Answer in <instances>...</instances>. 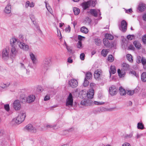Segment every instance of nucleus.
I'll return each mask as SVG.
<instances>
[{
  "label": "nucleus",
  "instance_id": "nucleus-1",
  "mask_svg": "<svg viewBox=\"0 0 146 146\" xmlns=\"http://www.w3.org/2000/svg\"><path fill=\"white\" fill-rule=\"evenodd\" d=\"M25 117V113L24 112L21 111L17 117L13 119L12 123L14 125L20 124L24 120Z\"/></svg>",
  "mask_w": 146,
  "mask_h": 146
},
{
  "label": "nucleus",
  "instance_id": "nucleus-2",
  "mask_svg": "<svg viewBox=\"0 0 146 146\" xmlns=\"http://www.w3.org/2000/svg\"><path fill=\"white\" fill-rule=\"evenodd\" d=\"M17 38L16 37H13L10 40V44L11 46V49L10 54L11 56L14 57L17 54L18 51L16 49L13 45L16 43H17Z\"/></svg>",
  "mask_w": 146,
  "mask_h": 146
},
{
  "label": "nucleus",
  "instance_id": "nucleus-3",
  "mask_svg": "<svg viewBox=\"0 0 146 146\" xmlns=\"http://www.w3.org/2000/svg\"><path fill=\"white\" fill-rule=\"evenodd\" d=\"M51 60L49 58H45L43 60L41 65V68L43 71L47 70L50 66Z\"/></svg>",
  "mask_w": 146,
  "mask_h": 146
},
{
  "label": "nucleus",
  "instance_id": "nucleus-4",
  "mask_svg": "<svg viewBox=\"0 0 146 146\" xmlns=\"http://www.w3.org/2000/svg\"><path fill=\"white\" fill-rule=\"evenodd\" d=\"M17 43L18 45L20 48L23 49V50L26 51L29 50V46L25 43L21 42L17 39Z\"/></svg>",
  "mask_w": 146,
  "mask_h": 146
},
{
  "label": "nucleus",
  "instance_id": "nucleus-5",
  "mask_svg": "<svg viewBox=\"0 0 146 146\" xmlns=\"http://www.w3.org/2000/svg\"><path fill=\"white\" fill-rule=\"evenodd\" d=\"M73 100L72 94L70 93L66 99V106L68 107H72L73 106Z\"/></svg>",
  "mask_w": 146,
  "mask_h": 146
},
{
  "label": "nucleus",
  "instance_id": "nucleus-6",
  "mask_svg": "<svg viewBox=\"0 0 146 146\" xmlns=\"http://www.w3.org/2000/svg\"><path fill=\"white\" fill-rule=\"evenodd\" d=\"M127 23L125 20H123L119 27V29L123 32H125L127 30Z\"/></svg>",
  "mask_w": 146,
  "mask_h": 146
},
{
  "label": "nucleus",
  "instance_id": "nucleus-7",
  "mask_svg": "<svg viewBox=\"0 0 146 146\" xmlns=\"http://www.w3.org/2000/svg\"><path fill=\"white\" fill-rule=\"evenodd\" d=\"M13 106L15 110H20L21 108V104L20 101L19 100H15L13 103Z\"/></svg>",
  "mask_w": 146,
  "mask_h": 146
},
{
  "label": "nucleus",
  "instance_id": "nucleus-8",
  "mask_svg": "<svg viewBox=\"0 0 146 146\" xmlns=\"http://www.w3.org/2000/svg\"><path fill=\"white\" fill-rule=\"evenodd\" d=\"M106 38H104L103 42L105 46L106 47L108 48L110 47V43L109 42V40H112L114 39V37H105Z\"/></svg>",
  "mask_w": 146,
  "mask_h": 146
},
{
  "label": "nucleus",
  "instance_id": "nucleus-9",
  "mask_svg": "<svg viewBox=\"0 0 146 146\" xmlns=\"http://www.w3.org/2000/svg\"><path fill=\"white\" fill-rule=\"evenodd\" d=\"M68 84L70 86L73 88H74L77 86L78 83L76 80L72 79L69 81Z\"/></svg>",
  "mask_w": 146,
  "mask_h": 146
},
{
  "label": "nucleus",
  "instance_id": "nucleus-10",
  "mask_svg": "<svg viewBox=\"0 0 146 146\" xmlns=\"http://www.w3.org/2000/svg\"><path fill=\"white\" fill-rule=\"evenodd\" d=\"M25 129L28 131L32 133H36L37 131L36 129L31 124H29L27 125L25 127Z\"/></svg>",
  "mask_w": 146,
  "mask_h": 146
},
{
  "label": "nucleus",
  "instance_id": "nucleus-11",
  "mask_svg": "<svg viewBox=\"0 0 146 146\" xmlns=\"http://www.w3.org/2000/svg\"><path fill=\"white\" fill-rule=\"evenodd\" d=\"M90 12L91 14L95 17H96L98 15L99 16L101 15L100 11L99 9H91Z\"/></svg>",
  "mask_w": 146,
  "mask_h": 146
},
{
  "label": "nucleus",
  "instance_id": "nucleus-12",
  "mask_svg": "<svg viewBox=\"0 0 146 146\" xmlns=\"http://www.w3.org/2000/svg\"><path fill=\"white\" fill-rule=\"evenodd\" d=\"M110 94L111 96L115 95L117 93V90L116 87L114 86H112L109 88Z\"/></svg>",
  "mask_w": 146,
  "mask_h": 146
},
{
  "label": "nucleus",
  "instance_id": "nucleus-13",
  "mask_svg": "<svg viewBox=\"0 0 146 146\" xmlns=\"http://www.w3.org/2000/svg\"><path fill=\"white\" fill-rule=\"evenodd\" d=\"M9 51L6 49H4L2 52V57L3 59L5 60L9 57Z\"/></svg>",
  "mask_w": 146,
  "mask_h": 146
},
{
  "label": "nucleus",
  "instance_id": "nucleus-14",
  "mask_svg": "<svg viewBox=\"0 0 146 146\" xmlns=\"http://www.w3.org/2000/svg\"><path fill=\"white\" fill-rule=\"evenodd\" d=\"M138 59L137 62L138 63L140 62L141 61L142 62V64L143 66V68L144 69H146V66L145 64H146V60L145 58L144 57H142V59L141 58V57L140 56H139L137 58Z\"/></svg>",
  "mask_w": 146,
  "mask_h": 146
},
{
  "label": "nucleus",
  "instance_id": "nucleus-15",
  "mask_svg": "<svg viewBox=\"0 0 146 146\" xmlns=\"http://www.w3.org/2000/svg\"><path fill=\"white\" fill-rule=\"evenodd\" d=\"M35 99V96L33 95H31L28 96L27 98V102L29 103L34 102Z\"/></svg>",
  "mask_w": 146,
  "mask_h": 146
},
{
  "label": "nucleus",
  "instance_id": "nucleus-16",
  "mask_svg": "<svg viewBox=\"0 0 146 146\" xmlns=\"http://www.w3.org/2000/svg\"><path fill=\"white\" fill-rule=\"evenodd\" d=\"M146 8L145 5L142 3H140L138 5L137 9L140 12H142L144 11Z\"/></svg>",
  "mask_w": 146,
  "mask_h": 146
},
{
  "label": "nucleus",
  "instance_id": "nucleus-17",
  "mask_svg": "<svg viewBox=\"0 0 146 146\" xmlns=\"http://www.w3.org/2000/svg\"><path fill=\"white\" fill-rule=\"evenodd\" d=\"M94 94V91L93 89H90L87 94V96L88 98L92 99L93 98Z\"/></svg>",
  "mask_w": 146,
  "mask_h": 146
},
{
  "label": "nucleus",
  "instance_id": "nucleus-18",
  "mask_svg": "<svg viewBox=\"0 0 146 146\" xmlns=\"http://www.w3.org/2000/svg\"><path fill=\"white\" fill-rule=\"evenodd\" d=\"M122 68L123 70L126 71L130 69V66L129 64L125 62H123L122 64Z\"/></svg>",
  "mask_w": 146,
  "mask_h": 146
},
{
  "label": "nucleus",
  "instance_id": "nucleus-19",
  "mask_svg": "<svg viewBox=\"0 0 146 146\" xmlns=\"http://www.w3.org/2000/svg\"><path fill=\"white\" fill-rule=\"evenodd\" d=\"M102 71L100 70H97L95 71L94 73V76L95 78L97 79L100 77V76L101 74Z\"/></svg>",
  "mask_w": 146,
  "mask_h": 146
},
{
  "label": "nucleus",
  "instance_id": "nucleus-20",
  "mask_svg": "<svg viewBox=\"0 0 146 146\" xmlns=\"http://www.w3.org/2000/svg\"><path fill=\"white\" fill-rule=\"evenodd\" d=\"M4 11L7 14H9L11 12V5L10 3L8 4L6 7Z\"/></svg>",
  "mask_w": 146,
  "mask_h": 146
},
{
  "label": "nucleus",
  "instance_id": "nucleus-21",
  "mask_svg": "<svg viewBox=\"0 0 146 146\" xmlns=\"http://www.w3.org/2000/svg\"><path fill=\"white\" fill-rule=\"evenodd\" d=\"M29 55L33 63L36 64L37 63L35 55L32 53H30Z\"/></svg>",
  "mask_w": 146,
  "mask_h": 146
},
{
  "label": "nucleus",
  "instance_id": "nucleus-22",
  "mask_svg": "<svg viewBox=\"0 0 146 146\" xmlns=\"http://www.w3.org/2000/svg\"><path fill=\"white\" fill-rule=\"evenodd\" d=\"M117 72L120 77H124L126 73L125 71L123 70L122 69L121 71L120 69H118L117 70Z\"/></svg>",
  "mask_w": 146,
  "mask_h": 146
},
{
  "label": "nucleus",
  "instance_id": "nucleus-23",
  "mask_svg": "<svg viewBox=\"0 0 146 146\" xmlns=\"http://www.w3.org/2000/svg\"><path fill=\"white\" fill-rule=\"evenodd\" d=\"M90 4H91V2L89 1L83 3L82 5V6L84 9H86L89 7L90 6Z\"/></svg>",
  "mask_w": 146,
  "mask_h": 146
},
{
  "label": "nucleus",
  "instance_id": "nucleus-24",
  "mask_svg": "<svg viewBox=\"0 0 146 146\" xmlns=\"http://www.w3.org/2000/svg\"><path fill=\"white\" fill-rule=\"evenodd\" d=\"M116 72L115 67L114 66H111L110 67V70L109 71L110 76H111V74H114Z\"/></svg>",
  "mask_w": 146,
  "mask_h": 146
},
{
  "label": "nucleus",
  "instance_id": "nucleus-25",
  "mask_svg": "<svg viewBox=\"0 0 146 146\" xmlns=\"http://www.w3.org/2000/svg\"><path fill=\"white\" fill-rule=\"evenodd\" d=\"M133 44L135 46L137 49H139L141 48V46L140 42L137 41H135Z\"/></svg>",
  "mask_w": 146,
  "mask_h": 146
},
{
  "label": "nucleus",
  "instance_id": "nucleus-26",
  "mask_svg": "<svg viewBox=\"0 0 146 146\" xmlns=\"http://www.w3.org/2000/svg\"><path fill=\"white\" fill-rule=\"evenodd\" d=\"M109 50L108 49H103L101 52L102 55L104 57H106L108 52H109Z\"/></svg>",
  "mask_w": 146,
  "mask_h": 146
},
{
  "label": "nucleus",
  "instance_id": "nucleus-27",
  "mask_svg": "<svg viewBox=\"0 0 146 146\" xmlns=\"http://www.w3.org/2000/svg\"><path fill=\"white\" fill-rule=\"evenodd\" d=\"M85 37H78L79 41L77 44V47L78 48H80L82 46V44L81 42L82 38H84Z\"/></svg>",
  "mask_w": 146,
  "mask_h": 146
},
{
  "label": "nucleus",
  "instance_id": "nucleus-28",
  "mask_svg": "<svg viewBox=\"0 0 146 146\" xmlns=\"http://www.w3.org/2000/svg\"><path fill=\"white\" fill-rule=\"evenodd\" d=\"M119 93L121 95H125L126 94L125 90L123 88L121 87H120L119 88Z\"/></svg>",
  "mask_w": 146,
  "mask_h": 146
},
{
  "label": "nucleus",
  "instance_id": "nucleus-29",
  "mask_svg": "<svg viewBox=\"0 0 146 146\" xmlns=\"http://www.w3.org/2000/svg\"><path fill=\"white\" fill-rule=\"evenodd\" d=\"M73 11L75 15H78L80 13V9L77 7H74L73 9Z\"/></svg>",
  "mask_w": 146,
  "mask_h": 146
},
{
  "label": "nucleus",
  "instance_id": "nucleus-30",
  "mask_svg": "<svg viewBox=\"0 0 146 146\" xmlns=\"http://www.w3.org/2000/svg\"><path fill=\"white\" fill-rule=\"evenodd\" d=\"M10 84V83H7L6 84L1 83L0 85V87L3 88H5L9 86Z\"/></svg>",
  "mask_w": 146,
  "mask_h": 146
},
{
  "label": "nucleus",
  "instance_id": "nucleus-31",
  "mask_svg": "<svg viewBox=\"0 0 146 146\" xmlns=\"http://www.w3.org/2000/svg\"><path fill=\"white\" fill-rule=\"evenodd\" d=\"M146 73L143 72L141 75V79L142 81L146 82Z\"/></svg>",
  "mask_w": 146,
  "mask_h": 146
},
{
  "label": "nucleus",
  "instance_id": "nucleus-32",
  "mask_svg": "<svg viewBox=\"0 0 146 146\" xmlns=\"http://www.w3.org/2000/svg\"><path fill=\"white\" fill-rule=\"evenodd\" d=\"M92 76L91 73L90 72H88L86 73L85 79L88 80L91 78Z\"/></svg>",
  "mask_w": 146,
  "mask_h": 146
},
{
  "label": "nucleus",
  "instance_id": "nucleus-33",
  "mask_svg": "<svg viewBox=\"0 0 146 146\" xmlns=\"http://www.w3.org/2000/svg\"><path fill=\"white\" fill-rule=\"evenodd\" d=\"M81 31L85 34L87 33L88 32V29L85 27H83L81 28L80 29Z\"/></svg>",
  "mask_w": 146,
  "mask_h": 146
},
{
  "label": "nucleus",
  "instance_id": "nucleus-34",
  "mask_svg": "<svg viewBox=\"0 0 146 146\" xmlns=\"http://www.w3.org/2000/svg\"><path fill=\"white\" fill-rule=\"evenodd\" d=\"M137 128L138 129H144V125L141 123L139 122L137 123Z\"/></svg>",
  "mask_w": 146,
  "mask_h": 146
},
{
  "label": "nucleus",
  "instance_id": "nucleus-35",
  "mask_svg": "<svg viewBox=\"0 0 146 146\" xmlns=\"http://www.w3.org/2000/svg\"><path fill=\"white\" fill-rule=\"evenodd\" d=\"M126 57L127 60L130 62H133V60L132 58V56L131 54H127L126 55Z\"/></svg>",
  "mask_w": 146,
  "mask_h": 146
},
{
  "label": "nucleus",
  "instance_id": "nucleus-36",
  "mask_svg": "<svg viewBox=\"0 0 146 146\" xmlns=\"http://www.w3.org/2000/svg\"><path fill=\"white\" fill-rule=\"evenodd\" d=\"M114 60V58L112 55H110L109 56L108 58V61L112 62Z\"/></svg>",
  "mask_w": 146,
  "mask_h": 146
},
{
  "label": "nucleus",
  "instance_id": "nucleus-37",
  "mask_svg": "<svg viewBox=\"0 0 146 146\" xmlns=\"http://www.w3.org/2000/svg\"><path fill=\"white\" fill-rule=\"evenodd\" d=\"M133 37H126V39H125V40L124 39H123L122 40V41L124 43H127V40H132L133 39Z\"/></svg>",
  "mask_w": 146,
  "mask_h": 146
},
{
  "label": "nucleus",
  "instance_id": "nucleus-38",
  "mask_svg": "<svg viewBox=\"0 0 146 146\" xmlns=\"http://www.w3.org/2000/svg\"><path fill=\"white\" fill-rule=\"evenodd\" d=\"M86 101L84 100H82L81 102H80V105H81L82 106H80V108H83V106H86Z\"/></svg>",
  "mask_w": 146,
  "mask_h": 146
},
{
  "label": "nucleus",
  "instance_id": "nucleus-39",
  "mask_svg": "<svg viewBox=\"0 0 146 146\" xmlns=\"http://www.w3.org/2000/svg\"><path fill=\"white\" fill-rule=\"evenodd\" d=\"M96 44L97 45H100L101 42V40L97 38L95 39Z\"/></svg>",
  "mask_w": 146,
  "mask_h": 146
},
{
  "label": "nucleus",
  "instance_id": "nucleus-40",
  "mask_svg": "<svg viewBox=\"0 0 146 146\" xmlns=\"http://www.w3.org/2000/svg\"><path fill=\"white\" fill-rule=\"evenodd\" d=\"M105 103L104 102H99L96 101H94V104L97 105H102L104 104Z\"/></svg>",
  "mask_w": 146,
  "mask_h": 146
},
{
  "label": "nucleus",
  "instance_id": "nucleus-41",
  "mask_svg": "<svg viewBox=\"0 0 146 146\" xmlns=\"http://www.w3.org/2000/svg\"><path fill=\"white\" fill-rule=\"evenodd\" d=\"M88 80L85 79L84 83V86L86 87L88 85L89 82Z\"/></svg>",
  "mask_w": 146,
  "mask_h": 146
},
{
  "label": "nucleus",
  "instance_id": "nucleus-42",
  "mask_svg": "<svg viewBox=\"0 0 146 146\" xmlns=\"http://www.w3.org/2000/svg\"><path fill=\"white\" fill-rule=\"evenodd\" d=\"M4 108L7 111H9L10 110L9 106V104H6L4 105Z\"/></svg>",
  "mask_w": 146,
  "mask_h": 146
},
{
  "label": "nucleus",
  "instance_id": "nucleus-43",
  "mask_svg": "<svg viewBox=\"0 0 146 146\" xmlns=\"http://www.w3.org/2000/svg\"><path fill=\"white\" fill-rule=\"evenodd\" d=\"M85 54L84 53H82L80 54V58L82 60H83L84 59Z\"/></svg>",
  "mask_w": 146,
  "mask_h": 146
},
{
  "label": "nucleus",
  "instance_id": "nucleus-44",
  "mask_svg": "<svg viewBox=\"0 0 146 146\" xmlns=\"http://www.w3.org/2000/svg\"><path fill=\"white\" fill-rule=\"evenodd\" d=\"M30 18L32 21L33 22V24L35 25V21L34 16L33 15H31L30 16Z\"/></svg>",
  "mask_w": 146,
  "mask_h": 146
},
{
  "label": "nucleus",
  "instance_id": "nucleus-45",
  "mask_svg": "<svg viewBox=\"0 0 146 146\" xmlns=\"http://www.w3.org/2000/svg\"><path fill=\"white\" fill-rule=\"evenodd\" d=\"M129 74H133V75L135 76L136 77H137V76H138V75L136 74V72L135 71H131L129 72Z\"/></svg>",
  "mask_w": 146,
  "mask_h": 146
},
{
  "label": "nucleus",
  "instance_id": "nucleus-46",
  "mask_svg": "<svg viewBox=\"0 0 146 146\" xmlns=\"http://www.w3.org/2000/svg\"><path fill=\"white\" fill-rule=\"evenodd\" d=\"M56 127V125H52L49 124H47L46 125V127L48 128H54Z\"/></svg>",
  "mask_w": 146,
  "mask_h": 146
},
{
  "label": "nucleus",
  "instance_id": "nucleus-47",
  "mask_svg": "<svg viewBox=\"0 0 146 146\" xmlns=\"http://www.w3.org/2000/svg\"><path fill=\"white\" fill-rule=\"evenodd\" d=\"M134 93V91L129 90L127 92V94L129 95H132Z\"/></svg>",
  "mask_w": 146,
  "mask_h": 146
},
{
  "label": "nucleus",
  "instance_id": "nucleus-48",
  "mask_svg": "<svg viewBox=\"0 0 146 146\" xmlns=\"http://www.w3.org/2000/svg\"><path fill=\"white\" fill-rule=\"evenodd\" d=\"M70 31V27L69 26H68V27H66L65 29V31L66 32H69Z\"/></svg>",
  "mask_w": 146,
  "mask_h": 146
},
{
  "label": "nucleus",
  "instance_id": "nucleus-49",
  "mask_svg": "<svg viewBox=\"0 0 146 146\" xmlns=\"http://www.w3.org/2000/svg\"><path fill=\"white\" fill-rule=\"evenodd\" d=\"M50 99V96L49 95H46L44 97V101H47Z\"/></svg>",
  "mask_w": 146,
  "mask_h": 146
},
{
  "label": "nucleus",
  "instance_id": "nucleus-50",
  "mask_svg": "<svg viewBox=\"0 0 146 146\" xmlns=\"http://www.w3.org/2000/svg\"><path fill=\"white\" fill-rule=\"evenodd\" d=\"M90 1L91 2V4H90V5H92L93 7H94L96 5V1H94L91 0Z\"/></svg>",
  "mask_w": 146,
  "mask_h": 146
},
{
  "label": "nucleus",
  "instance_id": "nucleus-51",
  "mask_svg": "<svg viewBox=\"0 0 146 146\" xmlns=\"http://www.w3.org/2000/svg\"><path fill=\"white\" fill-rule=\"evenodd\" d=\"M122 146H131V145L129 143L127 142H125L122 144Z\"/></svg>",
  "mask_w": 146,
  "mask_h": 146
},
{
  "label": "nucleus",
  "instance_id": "nucleus-52",
  "mask_svg": "<svg viewBox=\"0 0 146 146\" xmlns=\"http://www.w3.org/2000/svg\"><path fill=\"white\" fill-rule=\"evenodd\" d=\"M125 10L126 13H131L132 11V9H128V10H126L125 9Z\"/></svg>",
  "mask_w": 146,
  "mask_h": 146
},
{
  "label": "nucleus",
  "instance_id": "nucleus-53",
  "mask_svg": "<svg viewBox=\"0 0 146 146\" xmlns=\"http://www.w3.org/2000/svg\"><path fill=\"white\" fill-rule=\"evenodd\" d=\"M46 8L51 13V11L52 10L50 7L49 6H47V5H46Z\"/></svg>",
  "mask_w": 146,
  "mask_h": 146
},
{
  "label": "nucleus",
  "instance_id": "nucleus-54",
  "mask_svg": "<svg viewBox=\"0 0 146 146\" xmlns=\"http://www.w3.org/2000/svg\"><path fill=\"white\" fill-rule=\"evenodd\" d=\"M29 6L30 7V2L29 1H28L26 2L25 4V7L27 8Z\"/></svg>",
  "mask_w": 146,
  "mask_h": 146
},
{
  "label": "nucleus",
  "instance_id": "nucleus-55",
  "mask_svg": "<svg viewBox=\"0 0 146 146\" xmlns=\"http://www.w3.org/2000/svg\"><path fill=\"white\" fill-rule=\"evenodd\" d=\"M142 19L145 22L146 21V13L143 14L142 16Z\"/></svg>",
  "mask_w": 146,
  "mask_h": 146
},
{
  "label": "nucleus",
  "instance_id": "nucleus-56",
  "mask_svg": "<svg viewBox=\"0 0 146 146\" xmlns=\"http://www.w3.org/2000/svg\"><path fill=\"white\" fill-rule=\"evenodd\" d=\"M85 20L87 21L88 23H90L91 21V19L88 17H86Z\"/></svg>",
  "mask_w": 146,
  "mask_h": 146
},
{
  "label": "nucleus",
  "instance_id": "nucleus-57",
  "mask_svg": "<svg viewBox=\"0 0 146 146\" xmlns=\"http://www.w3.org/2000/svg\"><path fill=\"white\" fill-rule=\"evenodd\" d=\"M68 62L69 63H72L73 62L72 59L70 57L68 58Z\"/></svg>",
  "mask_w": 146,
  "mask_h": 146
},
{
  "label": "nucleus",
  "instance_id": "nucleus-58",
  "mask_svg": "<svg viewBox=\"0 0 146 146\" xmlns=\"http://www.w3.org/2000/svg\"><path fill=\"white\" fill-rule=\"evenodd\" d=\"M66 48L67 50L69 52H70V53H71L72 52V50L70 47H69L68 46H67V47H66Z\"/></svg>",
  "mask_w": 146,
  "mask_h": 146
},
{
  "label": "nucleus",
  "instance_id": "nucleus-59",
  "mask_svg": "<svg viewBox=\"0 0 146 146\" xmlns=\"http://www.w3.org/2000/svg\"><path fill=\"white\" fill-rule=\"evenodd\" d=\"M146 37H143L142 38V40L143 43L145 44L146 43Z\"/></svg>",
  "mask_w": 146,
  "mask_h": 146
},
{
  "label": "nucleus",
  "instance_id": "nucleus-60",
  "mask_svg": "<svg viewBox=\"0 0 146 146\" xmlns=\"http://www.w3.org/2000/svg\"><path fill=\"white\" fill-rule=\"evenodd\" d=\"M104 36H113L111 35H110L109 34L107 33L106 34L104 35Z\"/></svg>",
  "mask_w": 146,
  "mask_h": 146
},
{
  "label": "nucleus",
  "instance_id": "nucleus-61",
  "mask_svg": "<svg viewBox=\"0 0 146 146\" xmlns=\"http://www.w3.org/2000/svg\"><path fill=\"white\" fill-rule=\"evenodd\" d=\"M34 6V4L32 2L30 3V7H33Z\"/></svg>",
  "mask_w": 146,
  "mask_h": 146
},
{
  "label": "nucleus",
  "instance_id": "nucleus-62",
  "mask_svg": "<svg viewBox=\"0 0 146 146\" xmlns=\"http://www.w3.org/2000/svg\"><path fill=\"white\" fill-rule=\"evenodd\" d=\"M96 53V51L95 50H93L91 54L92 55H93L94 54Z\"/></svg>",
  "mask_w": 146,
  "mask_h": 146
},
{
  "label": "nucleus",
  "instance_id": "nucleus-63",
  "mask_svg": "<svg viewBox=\"0 0 146 146\" xmlns=\"http://www.w3.org/2000/svg\"><path fill=\"white\" fill-rule=\"evenodd\" d=\"M58 32V36H61V35L60 33V32L59 31V32H58V31H57Z\"/></svg>",
  "mask_w": 146,
  "mask_h": 146
},
{
  "label": "nucleus",
  "instance_id": "nucleus-64",
  "mask_svg": "<svg viewBox=\"0 0 146 146\" xmlns=\"http://www.w3.org/2000/svg\"><path fill=\"white\" fill-rule=\"evenodd\" d=\"M132 137V135L131 134L127 135V137L128 138H131Z\"/></svg>",
  "mask_w": 146,
  "mask_h": 146
}]
</instances>
